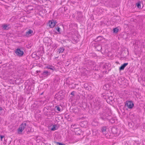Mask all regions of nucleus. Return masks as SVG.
I'll return each mask as SVG.
<instances>
[{"label": "nucleus", "mask_w": 145, "mask_h": 145, "mask_svg": "<svg viewBox=\"0 0 145 145\" xmlns=\"http://www.w3.org/2000/svg\"><path fill=\"white\" fill-rule=\"evenodd\" d=\"M116 131V128H115L113 127V128H112V131L114 134L117 133V131Z\"/></svg>", "instance_id": "obj_21"}, {"label": "nucleus", "mask_w": 145, "mask_h": 145, "mask_svg": "<svg viewBox=\"0 0 145 145\" xmlns=\"http://www.w3.org/2000/svg\"><path fill=\"white\" fill-rule=\"evenodd\" d=\"M45 69H50L52 70H54L55 69V68L53 66L49 65L45 67Z\"/></svg>", "instance_id": "obj_12"}, {"label": "nucleus", "mask_w": 145, "mask_h": 145, "mask_svg": "<svg viewBox=\"0 0 145 145\" xmlns=\"http://www.w3.org/2000/svg\"><path fill=\"white\" fill-rule=\"evenodd\" d=\"M51 74L50 71L46 70H43L41 74L40 77L42 78H46Z\"/></svg>", "instance_id": "obj_2"}, {"label": "nucleus", "mask_w": 145, "mask_h": 145, "mask_svg": "<svg viewBox=\"0 0 145 145\" xmlns=\"http://www.w3.org/2000/svg\"><path fill=\"white\" fill-rule=\"evenodd\" d=\"M125 105L129 108H132L134 106V104L132 101H127Z\"/></svg>", "instance_id": "obj_4"}, {"label": "nucleus", "mask_w": 145, "mask_h": 145, "mask_svg": "<svg viewBox=\"0 0 145 145\" xmlns=\"http://www.w3.org/2000/svg\"><path fill=\"white\" fill-rule=\"evenodd\" d=\"M1 120H2L1 118V117H0V123L1 121Z\"/></svg>", "instance_id": "obj_38"}, {"label": "nucleus", "mask_w": 145, "mask_h": 145, "mask_svg": "<svg viewBox=\"0 0 145 145\" xmlns=\"http://www.w3.org/2000/svg\"><path fill=\"white\" fill-rule=\"evenodd\" d=\"M80 139V138H78L77 139H76V137L75 136H74V137L73 138V140L75 141V142L78 141Z\"/></svg>", "instance_id": "obj_28"}, {"label": "nucleus", "mask_w": 145, "mask_h": 145, "mask_svg": "<svg viewBox=\"0 0 145 145\" xmlns=\"http://www.w3.org/2000/svg\"><path fill=\"white\" fill-rule=\"evenodd\" d=\"M106 113H103L102 114L100 115V117L103 120H105L106 118V116H105Z\"/></svg>", "instance_id": "obj_15"}, {"label": "nucleus", "mask_w": 145, "mask_h": 145, "mask_svg": "<svg viewBox=\"0 0 145 145\" xmlns=\"http://www.w3.org/2000/svg\"><path fill=\"white\" fill-rule=\"evenodd\" d=\"M64 50V48L63 47L60 48L58 50L57 52L59 53H62L63 52Z\"/></svg>", "instance_id": "obj_18"}, {"label": "nucleus", "mask_w": 145, "mask_h": 145, "mask_svg": "<svg viewBox=\"0 0 145 145\" xmlns=\"http://www.w3.org/2000/svg\"><path fill=\"white\" fill-rule=\"evenodd\" d=\"M109 122L112 123H114L115 122V120L113 118H111L109 120Z\"/></svg>", "instance_id": "obj_24"}, {"label": "nucleus", "mask_w": 145, "mask_h": 145, "mask_svg": "<svg viewBox=\"0 0 145 145\" xmlns=\"http://www.w3.org/2000/svg\"><path fill=\"white\" fill-rule=\"evenodd\" d=\"M64 97V96L62 94V92L60 91L57 94H56L55 96V98L57 100L60 101L63 99Z\"/></svg>", "instance_id": "obj_3"}, {"label": "nucleus", "mask_w": 145, "mask_h": 145, "mask_svg": "<svg viewBox=\"0 0 145 145\" xmlns=\"http://www.w3.org/2000/svg\"><path fill=\"white\" fill-rule=\"evenodd\" d=\"M40 71H36V72H37V73H38L39 72H40Z\"/></svg>", "instance_id": "obj_36"}, {"label": "nucleus", "mask_w": 145, "mask_h": 145, "mask_svg": "<svg viewBox=\"0 0 145 145\" xmlns=\"http://www.w3.org/2000/svg\"><path fill=\"white\" fill-rule=\"evenodd\" d=\"M27 126L26 123H23L20 126L18 129V133L19 134H21L22 132Z\"/></svg>", "instance_id": "obj_1"}, {"label": "nucleus", "mask_w": 145, "mask_h": 145, "mask_svg": "<svg viewBox=\"0 0 145 145\" xmlns=\"http://www.w3.org/2000/svg\"><path fill=\"white\" fill-rule=\"evenodd\" d=\"M96 49L98 51H99L102 49V46L101 45H98L96 47Z\"/></svg>", "instance_id": "obj_17"}, {"label": "nucleus", "mask_w": 145, "mask_h": 145, "mask_svg": "<svg viewBox=\"0 0 145 145\" xmlns=\"http://www.w3.org/2000/svg\"><path fill=\"white\" fill-rule=\"evenodd\" d=\"M143 128L144 129V130H143V131H145V123L143 124Z\"/></svg>", "instance_id": "obj_32"}, {"label": "nucleus", "mask_w": 145, "mask_h": 145, "mask_svg": "<svg viewBox=\"0 0 145 145\" xmlns=\"http://www.w3.org/2000/svg\"><path fill=\"white\" fill-rule=\"evenodd\" d=\"M50 26L51 27H53L56 25V24L54 21H51L49 22Z\"/></svg>", "instance_id": "obj_13"}, {"label": "nucleus", "mask_w": 145, "mask_h": 145, "mask_svg": "<svg viewBox=\"0 0 145 145\" xmlns=\"http://www.w3.org/2000/svg\"><path fill=\"white\" fill-rule=\"evenodd\" d=\"M93 122H92V124H93Z\"/></svg>", "instance_id": "obj_43"}, {"label": "nucleus", "mask_w": 145, "mask_h": 145, "mask_svg": "<svg viewBox=\"0 0 145 145\" xmlns=\"http://www.w3.org/2000/svg\"><path fill=\"white\" fill-rule=\"evenodd\" d=\"M29 132V131H27V133H28Z\"/></svg>", "instance_id": "obj_40"}, {"label": "nucleus", "mask_w": 145, "mask_h": 145, "mask_svg": "<svg viewBox=\"0 0 145 145\" xmlns=\"http://www.w3.org/2000/svg\"><path fill=\"white\" fill-rule=\"evenodd\" d=\"M130 123H129V125H130Z\"/></svg>", "instance_id": "obj_41"}, {"label": "nucleus", "mask_w": 145, "mask_h": 145, "mask_svg": "<svg viewBox=\"0 0 145 145\" xmlns=\"http://www.w3.org/2000/svg\"><path fill=\"white\" fill-rule=\"evenodd\" d=\"M87 123L86 121H83L80 122V126L82 127H86L87 126Z\"/></svg>", "instance_id": "obj_8"}, {"label": "nucleus", "mask_w": 145, "mask_h": 145, "mask_svg": "<svg viewBox=\"0 0 145 145\" xmlns=\"http://www.w3.org/2000/svg\"><path fill=\"white\" fill-rule=\"evenodd\" d=\"M57 143L59 145H65L64 144L60 142H57Z\"/></svg>", "instance_id": "obj_33"}, {"label": "nucleus", "mask_w": 145, "mask_h": 145, "mask_svg": "<svg viewBox=\"0 0 145 145\" xmlns=\"http://www.w3.org/2000/svg\"><path fill=\"white\" fill-rule=\"evenodd\" d=\"M113 31L114 33H117L119 31V29H118L117 28H115L113 29Z\"/></svg>", "instance_id": "obj_23"}, {"label": "nucleus", "mask_w": 145, "mask_h": 145, "mask_svg": "<svg viewBox=\"0 0 145 145\" xmlns=\"http://www.w3.org/2000/svg\"><path fill=\"white\" fill-rule=\"evenodd\" d=\"M69 102H71V105H72V97L71 96L69 99Z\"/></svg>", "instance_id": "obj_26"}, {"label": "nucleus", "mask_w": 145, "mask_h": 145, "mask_svg": "<svg viewBox=\"0 0 145 145\" xmlns=\"http://www.w3.org/2000/svg\"><path fill=\"white\" fill-rule=\"evenodd\" d=\"M106 127H103L101 128V131L103 134L106 135L107 133L106 131Z\"/></svg>", "instance_id": "obj_9"}, {"label": "nucleus", "mask_w": 145, "mask_h": 145, "mask_svg": "<svg viewBox=\"0 0 145 145\" xmlns=\"http://www.w3.org/2000/svg\"><path fill=\"white\" fill-rule=\"evenodd\" d=\"M136 5L138 8H140L141 5L140 2H138L136 4Z\"/></svg>", "instance_id": "obj_29"}, {"label": "nucleus", "mask_w": 145, "mask_h": 145, "mask_svg": "<svg viewBox=\"0 0 145 145\" xmlns=\"http://www.w3.org/2000/svg\"><path fill=\"white\" fill-rule=\"evenodd\" d=\"M108 115H109L108 114L106 113L105 116H106V117L108 116Z\"/></svg>", "instance_id": "obj_37"}, {"label": "nucleus", "mask_w": 145, "mask_h": 145, "mask_svg": "<svg viewBox=\"0 0 145 145\" xmlns=\"http://www.w3.org/2000/svg\"><path fill=\"white\" fill-rule=\"evenodd\" d=\"M110 65L108 63H106L104 65L103 67V69H107L108 71L110 70Z\"/></svg>", "instance_id": "obj_7"}, {"label": "nucleus", "mask_w": 145, "mask_h": 145, "mask_svg": "<svg viewBox=\"0 0 145 145\" xmlns=\"http://www.w3.org/2000/svg\"><path fill=\"white\" fill-rule=\"evenodd\" d=\"M74 133L77 132H80V129L79 128H74Z\"/></svg>", "instance_id": "obj_20"}, {"label": "nucleus", "mask_w": 145, "mask_h": 145, "mask_svg": "<svg viewBox=\"0 0 145 145\" xmlns=\"http://www.w3.org/2000/svg\"><path fill=\"white\" fill-rule=\"evenodd\" d=\"M67 120L68 121H71V119L70 118H68V119H67Z\"/></svg>", "instance_id": "obj_35"}, {"label": "nucleus", "mask_w": 145, "mask_h": 145, "mask_svg": "<svg viewBox=\"0 0 145 145\" xmlns=\"http://www.w3.org/2000/svg\"><path fill=\"white\" fill-rule=\"evenodd\" d=\"M16 54L19 57L22 56L24 54V52L20 48H17L15 51Z\"/></svg>", "instance_id": "obj_5"}, {"label": "nucleus", "mask_w": 145, "mask_h": 145, "mask_svg": "<svg viewBox=\"0 0 145 145\" xmlns=\"http://www.w3.org/2000/svg\"><path fill=\"white\" fill-rule=\"evenodd\" d=\"M102 37L101 36L98 37L97 39H95L96 41H99L101 40L102 39Z\"/></svg>", "instance_id": "obj_25"}, {"label": "nucleus", "mask_w": 145, "mask_h": 145, "mask_svg": "<svg viewBox=\"0 0 145 145\" xmlns=\"http://www.w3.org/2000/svg\"><path fill=\"white\" fill-rule=\"evenodd\" d=\"M80 132H75V135H80Z\"/></svg>", "instance_id": "obj_34"}, {"label": "nucleus", "mask_w": 145, "mask_h": 145, "mask_svg": "<svg viewBox=\"0 0 145 145\" xmlns=\"http://www.w3.org/2000/svg\"><path fill=\"white\" fill-rule=\"evenodd\" d=\"M58 129L57 126L56 125H54L52 127L51 129L52 131H55Z\"/></svg>", "instance_id": "obj_19"}, {"label": "nucleus", "mask_w": 145, "mask_h": 145, "mask_svg": "<svg viewBox=\"0 0 145 145\" xmlns=\"http://www.w3.org/2000/svg\"><path fill=\"white\" fill-rule=\"evenodd\" d=\"M33 33V31L31 29H29L28 31L26 32V36H28L30 34H31Z\"/></svg>", "instance_id": "obj_14"}, {"label": "nucleus", "mask_w": 145, "mask_h": 145, "mask_svg": "<svg viewBox=\"0 0 145 145\" xmlns=\"http://www.w3.org/2000/svg\"><path fill=\"white\" fill-rule=\"evenodd\" d=\"M71 95H72V94H73V93H72V91L71 93Z\"/></svg>", "instance_id": "obj_39"}, {"label": "nucleus", "mask_w": 145, "mask_h": 145, "mask_svg": "<svg viewBox=\"0 0 145 145\" xmlns=\"http://www.w3.org/2000/svg\"><path fill=\"white\" fill-rule=\"evenodd\" d=\"M74 92V91H73V93ZM73 95L74 96V93H73Z\"/></svg>", "instance_id": "obj_42"}, {"label": "nucleus", "mask_w": 145, "mask_h": 145, "mask_svg": "<svg viewBox=\"0 0 145 145\" xmlns=\"http://www.w3.org/2000/svg\"><path fill=\"white\" fill-rule=\"evenodd\" d=\"M106 118L105 119H107L108 120H110V119L112 118L111 116L110 115H109L108 116H106Z\"/></svg>", "instance_id": "obj_30"}, {"label": "nucleus", "mask_w": 145, "mask_h": 145, "mask_svg": "<svg viewBox=\"0 0 145 145\" xmlns=\"http://www.w3.org/2000/svg\"><path fill=\"white\" fill-rule=\"evenodd\" d=\"M55 29L56 30H57L59 33H61L60 29L59 27H55Z\"/></svg>", "instance_id": "obj_22"}, {"label": "nucleus", "mask_w": 145, "mask_h": 145, "mask_svg": "<svg viewBox=\"0 0 145 145\" xmlns=\"http://www.w3.org/2000/svg\"><path fill=\"white\" fill-rule=\"evenodd\" d=\"M78 36V35L77 33L74 34V36H73V41H74L76 43L78 41L79 38Z\"/></svg>", "instance_id": "obj_6"}, {"label": "nucleus", "mask_w": 145, "mask_h": 145, "mask_svg": "<svg viewBox=\"0 0 145 145\" xmlns=\"http://www.w3.org/2000/svg\"><path fill=\"white\" fill-rule=\"evenodd\" d=\"M5 113V111L4 109L2 107H0V114L3 115Z\"/></svg>", "instance_id": "obj_16"}, {"label": "nucleus", "mask_w": 145, "mask_h": 145, "mask_svg": "<svg viewBox=\"0 0 145 145\" xmlns=\"http://www.w3.org/2000/svg\"><path fill=\"white\" fill-rule=\"evenodd\" d=\"M9 26V24H4L3 25L2 27V29L4 30H7L8 29L10 28L8 27Z\"/></svg>", "instance_id": "obj_10"}, {"label": "nucleus", "mask_w": 145, "mask_h": 145, "mask_svg": "<svg viewBox=\"0 0 145 145\" xmlns=\"http://www.w3.org/2000/svg\"><path fill=\"white\" fill-rule=\"evenodd\" d=\"M128 63H125L121 65L119 68L120 70H123L125 67L128 65Z\"/></svg>", "instance_id": "obj_11"}, {"label": "nucleus", "mask_w": 145, "mask_h": 145, "mask_svg": "<svg viewBox=\"0 0 145 145\" xmlns=\"http://www.w3.org/2000/svg\"><path fill=\"white\" fill-rule=\"evenodd\" d=\"M4 137V136L0 135V138L1 141L2 140V139Z\"/></svg>", "instance_id": "obj_31"}, {"label": "nucleus", "mask_w": 145, "mask_h": 145, "mask_svg": "<svg viewBox=\"0 0 145 145\" xmlns=\"http://www.w3.org/2000/svg\"><path fill=\"white\" fill-rule=\"evenodd\" d=\"M55 108L57 111H59V112L61 111V109H60V107L59 106H56Z\"/></svg>", "instance_id": "obj_27"}]
</instances>
